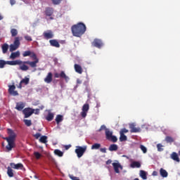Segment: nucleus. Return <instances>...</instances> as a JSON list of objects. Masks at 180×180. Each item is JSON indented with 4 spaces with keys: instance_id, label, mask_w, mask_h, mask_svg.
<instances>
[{
    "instance_id": "obj_1",
    "label": "nucleus",
    "mask_w": 180,
    "mask_h": 180,
    "mask_svg": "<svg viewBox=\"0 0 180 180\" xmlns=\"http://www.w3.org/2000/svg\"><path fill=\"white\" fill-rule=\"evenodd\" d=\"M22 57H30V58L34 60V61H24L23 64H27V65H30L31 68H37V64H39V58H37V55H36L34 52L31 51H25L22 53Z\"/></svg>"
},
{
    "instance_id": "obj_2",
    "label": "nucleus",
    "mask_w": 180,
    "mask_h": 180,
    "mask_svg": "<svg viewBox=\"0 0 180 180\" xmlns=\"http://www.w3.org/2000/svg\"><path fill=\"white\" fill-rule=\"evenodd\" d=\"M71 31L75 37H81L86 32V26L83 22H78L72 26Z\"/></svg>"
},
{
    "instance_id": "obj_3",
    "label": "nucleus",
    "mask_w": 180,
    "mask_h": 180,
    "mask_svg": "<svg viewBox=\"0 0 180 180\" xmlns=\"http://www.w3.org/2000/svg\"><path fill=\"white\" fill-rule=\"evenodd\" d=\"M8 137L4 138L6 140L8 145L6 146L7 151H12V148H15V140L16 139V134L12 130L8 129Z\"/></svg>"
},
{
    "instance_id": "obj_4",
    "label": "nucleus",
    "mask_w": 180,
    "mask_h": 180,
    "mask_svg": "<svg viewBox=\"0 0 180 180\" xmlns=\"http://www.w3.org/2000/svg\"><path fill=\"white\" fill-rule=\"evenodd\" d=\"M105 139L109 141H112V143L117 142V137L116 136H113V131H110V129H105Z\"/></svg>"
},
{
    "instance_id": "obj_5",
    "label": "nucleus",
    "mask_w": 180,
    "mask_h": 180,
    "mask_svg": "<svg viewBox=\"0 0 180 180\" xmlns=\"http://www.w3.org/2000/svg\"><path fill=\"white\" fill-rule=\"evenodd\" d=\"M88 148V146H76V149L75 150V153L77 154V156L78 158H81L84 154H85V152L86 151V149Z\"/></svg>"
},
{
    "instance_id": "obj_6",
    "label": "nucleus",
    "mask_w": 180,
    "mask_h": 180,
    "mask_svg": "<svg viewBox=\"0 0 180 180\" xmlns=\"http://www.w3.org/2000/svg\"><path fill=\"white\" fill-rule=\"evenodd\" d=\"M54 78H63L66 82H68L70 81V77L65 75V72L64 71H61L60 73H54Z\"/></svg>"
},
{
    "instance_id": "obj_7",
    "label": "nucleus",
    "mask_w": 180,
    "mask_h": 180,
    "mask_svg": "<svg viewBox=\"0 0 180 180\" xmlns=\"http://www.w3.org/2000/svg\"><path fill=\"white\" fill-rule=\"evenodd\" d=\"M16 86L15 85H9L8 86V94L11 96H19V93L18 91H15Z\"/></svg>"
},
{
    "instance_id": "obj_8",
    "label": "nucleus",
    "mask_w": 180,
    "mask_h": 180,
    "mask_svg": "<svg viewBox=\"0 0 180 180\" xmlns=\"http://www.w3.org/2000/svg\"><path fill=\"white\" fill-rule=\"evenodd\" d=\"M23 115H25V117H30V115H32L33 113H34V109L31 108H25L22 110Z\"/></svg>"
},
{
    "instance_id": "obj_9",
    "label": "nucleus",
    "mask_w": 180,
    "mask_h": 180,
    "mask_svg": "<svg viewBox=\"0 0 180 180\" xmlns=\"http://www.w3.org/2000/svg\"><path fill=\"white\" fill-rule=\"evenodd\" d=\"M91 44L94 47H96L97 49H101L102 46H103V43L102 42V40L98 39H95L92 41Z\"/></svg>"
},
{
    "instance_id": "obj_10",
    "label": "nucleus",
    "mask_w": 180,
    "mask_h": 180,
    "mask_svg": "<svg viewBox=\"0 0 180 180\" xmlns=\"http://www.w3.org/2000/svg\"><path fill=\"white\" fill-rule=\"evenodd\" d=\"M81 116L82 117H86V114L88 113V110H89V104L86 103L83 105L82 109Z\"/></svg>"
},
{
    "instance_id": "obj_11",
    "label": "nucleus",
    "mask_w": 180,
    "mask_h": 180,
    "mask_svg": "<svg viewBox=\"0 0 180 180\" xmlns=\"http://www.w3.org/2000/svg\"><path fill=\"white\" fill-rule=\"evenodd\" d=\"M43 36H44V38L46 39V40H49L54 37V33L51 30H48L43 33Z\"/></svg>"
},
{
    "instance_id": "obj_12",
    "label": "nucleus",
    "mask_w": 180,
    "mask_h": 180,
    "mask_svg": "<svg viewBox=\"0 0 180 180\" xmlns=\"http://www.w3.org/2000/svg\"><path fill=\"white\" fill-rule=\"evenodd\" d=\"M26 106V103H25L24 102H18L16 103V105L15 109H16V110H18V112H20L22 110H23V109H25V107Z\"/></svg>"
},
{
    "instance_id": "obj_13",
    "label": "nucleus",
    "mask_w": 180,
    "mask_h": 180,
    "mask_svg": "<svg viewBox=\"0 0 180 180\" xmlns=\"http://www.w3.org/2000/svg\"><path fill=\"white\" fill-rule=\"evenodd\" d=\"M112 167L115 174H120V170H119V168H120V169H123V167L122 165H120V163L113 162Z\"/></svg>"
},
{
    "instance_id": "obj_14",
    "label": "nucleus",
    "mask_w": 180,
    "mask_h": 180,
    "mask_svg": "<svg viewBox=\"0 0 180 180\" xmlns=\"http://www.w3.org/2000/svg\"><path fill=\"white\" fill-rule=\"evenodd\" d=\"M129 129H131V133H140L141 131V129L140 127H136L134 124H129Z\"/></svg>"
},
{
    "instance_id": "obj_15",
    "label": "nucleus",
    "mask_w": 180,
    "mask_h": 180,
    "mask_svg": "<svg viewBox=\"0 0 180 180\" xmlns=\"http://www.w3.org/2000/svg\"><path fill=\"white\" fill-rule=\"evenodd\" d=\"M44 13L46 16L51 17L53 16V13H54V8L51 7H46L45 8Z\"/></svg>"
},
{
    "instance_id": "obj_16",
    "label": "nucleus",
    "mask_w": 180,
    "mask_h": 180,
    "mask_svg": "<svg viewBox=\"0 0 180 180\" xmlns=\"http://www.w3.org/2000/svg\"><path fill=\"white\" fill-rule=\"evenodd\" d=\"M7 64H8V65H22V64H23V61L20 60L7 61Z\"/></svg>"
},
{
    "instance_id": "obj_17",
    "label": "nucleus",
    "mask_w": 180,
    "mask_h": 180,
    "mask_svg": "<svg viewBox=\"0 0 180 180\" xmlns=\"http://www.w3.org/2000/svg\"><path fill=\"white\" fill-rule=\"evenodd\" d=\"M49 43L52 47H56V49H59L60 47V43H58L57 39H51L49 40Z\"/></svg>"
},
{
    "instance_id": "obj_18",
    "label": "nucleus",
    "mask_w": 180,
    "mask_h": 180,
    "mask_svg": "<svg viewBox=\"0 0 180 180\" xmlns=\"http://www.w3.org/2000/svg\"><path fill=\"white\" fill-rule=\"evenodd\" d=\"M10 166L11 167V168H13V169H22L23 168V164L22 163H11Z\"/></svg>"
},
{
    "instance_id": "obj_19",
    "label": "nucleus",
    "mask_w": 180,
    "mask_h": 180,
    "mask_svg": "<svg viewBox=\"0 0 180 180\" xmlns=\"http://www.w3.org/2000/svg\"><path fill=\"white\" fill-rule=\"evenodd\" d=\"M52 81H53V73L49 72L44 79V82H46V84H50Z\"/></svg>"
},
{
    "instance_id": "obj_20",
    "label": "nucleus",
    "mask_w": 180,
    "mask_h": 180,
    "mask_svg": "<svg viewBox=\"0 0 180 180\" xmlns=\"http://www.w3.org/2000/svg\"><path fill=\"white\" fill-rule=\"evenodd\" d=\"M131 168H140L141 167V162L139 161H133L130 164Z\"/></svg>"
},
{
    "instance_id": "obj_21",
    "label": "nucleus",
    "mask_w": 180,
    "mask_h": 180,
    "mask_svg": "<svg viewBox=\"0 0 180 180\" xmlns=\"http://www.w3.org/2000/svg\"><path fill=\"white\" fill-rule=\"evenodd\" d=\"M75 71L77 72V74H82L83 70H82V67L78 64H75L74 65Z\"/></svg>"
},
{
    "instance_id": "obj_22",
    "label": "nucleus",
    "mask_w": 180,
    "mask_h": 180,
    "mask_svg": "<svg viewBox=\"0 0 180 180\" xmlns=\"http://www.w3.org/2000/svg\"><path fill=\"white\" fill-rule=\"evenodd\" d=\"M54 119V113L51 112L50 111L49 112L48 115L46 116V120L48 122H51Z\"/></svg>"
},
{
    "instance_id": "obj_23",
    "label": "nucleus",
    "mask_w": 180,
    "mask_h": 180,
    "mask_svg": "<svg viewBox=\"0 0 180 180\" xmlns=\"http://www.w3.org/2000/svg\"><path fill=\"white\" fill-rule=\"evenodd\" d=\"M172 160H174V161H176V162H179V157H178V154L176 153L173 152L171 155Z\"/></svg>"
},
{
    "instance_id": "obj_24",
    "label": "nucleus",
    "mask_w": 180,
    "mask_h": 180,
    "mask_svg": "<svg viewBox=\"0 0 180 180\" xmlns=\"http://www.w3.org/2000/svg\"><path fill=\"white\" fill-rule=\"evenodd\" d=\"M19 56H20V52H19V51L16 52H13L10 56V58H11L12 60H15V58H17V57H19Z\"/></svg>"
},
{
    "instance_id": "obj_25",
    "label": "nucleus",
    "mask_w": 180,
    "mask_h": 180,
    "mask_svg": "<svg viewBox=\"0 0 180 180\" xmlns=\"http://www.w3.org/2000/svg\"><path fill=\"white\" fill-rule=\"evenodd\" d=\"M160 174L161 176H162V178H167V176H168V172H167V170L164 169L163 168H161L160 169Z\"/></svg>"
},
{
    "instance_id": "obj_26",
    "label": "nucleus",
    "mask_w": 180,
    "mask_h": 180,
    "mask_svg": "<svg viewBox=\"0 0 180 180\" xmlns=\"http://www.w3.org/2000/svg\"><path fill=\"white\" fill-rule=\"evenodd\" d=\"M13 44L19 48V46H20V37H16Z\"/></svg>"
},
{
    "instance_id": "obj_27",
    "label": "nucleus",
    "mask_w": 180,
    "mask_h": 180,
    "mask_svg": "<svg viewBox=\"0 0 180 180\" xmlns=\"http://www.w3.org/2000/svg\"><path fill=\"white\" fill-rule=\"evenodd\" d=\"M2 52L4 54H6L8 53V49H9V45L8 44H4L1 46Z\"/></svg>"
},
{
    "instance_id": "obj_28",
    "label": "nucleus",
    "mask_w": 180,
    "mask_h": 180,
    "mask_svg": "<svg viewBox=\"0 0 180 180\" xmlns=\"http://www.w3.org/2000/svg\"><path fill=\"white\" fill-rule=\"evenodd\" d=\"M55 120H56L57 124H60V123H61V122H62L63 120H64V118H63V115H58L56 116Z\"/></svg>"
},
{
    "instance_id": "obj_29",
    "label": "nucleus",
    "mask_w": 180,
    "mask_h": 180,
    "mask_svg": "<svg viewBox=\"0 0 180 180\" xmlns=\"http://www.w3.org/2000/svg\"><path fill=\"white\" fill-rule=\"evenodd\" d=\"M118 146L116 144H112L108 148L109 151H117Z\"/></svg>"
},
{
    "instance_id": "obj_30",
    "label": "nucleus",
    "mask_w": 180,
    "mask_h": 180,
    "mask_svg": "<svg viewBox=\"0 0 180 180\" xmlns=\"http://www.w3.org/2000/svg\"><path fill=\"white\" fill-rule=\"evenodd\" d=\"M26 64L27 63H22L20 66V70H21V71H27L29 70V66L26 65Z\"/></svg>"
},
{
    "instance_id": "obj_31",
    "label": "nucleus",
    "mask_w": 180,
    "mask_h": 180,
    "mask_svg": "<svg viewBox=\"0 0 180 180\" xmlns=\"http://www.w3.org/2000/svg\"><path fill=\"white\" fill-rule=\"evenodd\" d=\"M7 174L10 178H13V170L10 167L7 168Z\"/></svg>"
},
{
    "instance_id": "obj_32",
    "label": "nucleus",
    "mask_w": 180,
    "mask_h": 180,
    "mask_svg": "<svg viewBox=\"0 0 180 180\" xmlns=\"http://www.w3.org/2000/svg\"><path fill=\"white\" fill-rule=\"evenodd\" d=\"M54 154L56 155H58V157H63V155H64V153H63V151L58 150V149H56L54 150Z\"/></svg>"
},
{
    "instance_id": "obj_33",
    "label": "nucleus",
    "mask_w": 180,
    "mask_h": 180,
    "mask_svg": "<svg viewBox=\"0 0 180 180\" xmlns=\"http://www.w3.org/2000/svg\"><path fill=\"white\" fill-rule=\"evenodd\" d=\"M140 176L142 178V179H147V173L144 170H141Z\"/></svg>"
},
{
    "instance_id": "obj_34",
    "label": "nucleus",
    "mask_w": 180,
    "mask_h": 180,
    "mask_svg": "<svg viewBox=\"0 0 180 180\" xmlns=\"http://www.w3.org/2000/svg\"><path fill=\"white\" fill-rule=\"evenodd\" d=\"M11 34L12 37H16L18 36V30L13 28L11 30Z\"/></svg>"
},
{
    "instance_id": "obj_35",
    "label": "nucleus",
    "mask_w": 180,
    "mask_h": 180,
    "mask_svg": "<svg viewBox=\"0 0 180 180\" xmlns=\"http://www.w3.org/2000/svg\"><path fill=\"white\" fill-rule=\"evenodd\" d=\"M40 143H42L43 144H46L47 143V136H42L39 139Z\"/></svg>"
},
{
    "instance_id": "obj_36",
    "label": "nucleus",
    "mask_w": 180,
    "mask_h": 180,
    "mask_svg": "<svg viewBox=\"0 0 180 180\" xmlns=\"http://www.w3.org/2000/svg\"><path fill=\"white\" fill-rule=\"evenodd\" d=\"M165 141L167 143H174L175 141V140L174 139V138H172L169 136H167L165 137Z\"/></svg>"
},
{
    "instance_id": "obj_37",
    "label": "nucleus",
    "mask_w": 180,
    "mask_h": 180,
    "mask_svg": "<svg viewBox=\"0 0 180 180\" xmlns=\"http://www.w3.org/2000/svg\"><path fill=\"white\" fill-rule=\"evenodd\" d=\"M101 148V143H94L91 146V150H99Z\"/></svg>"
},
{
    "instance_id": "obj_38",
    "label": "nucleus",
    "mask_w": 180,
    "mask_h": 180,
    "mask_svg": "<svg viewBox=\"0 0 180 180\" xmlns=\"http://www.w3.org/2000/svg\"><path fill=\"white\" fill-rule=\"evenodd\" d=\"M120 141H127V136L123 134H120Z\"/></svg>"
},
{
    "instance_id": "obj_39",
    "label": "nucleus",
    "mask_w": 180,
    "mask_h": 180,
    "mask_svg": "<svg viewBox=\"0 0 180 180\" xmlns=\"http://www.w3.org/2000/svg\"><path fill=\"white\" fill-rule=\"evenodd\" d=\"M30 81V79H29V77H25L22 79L20 82H21V84H25V85H27Z\"/></svg>"
},
{
    "instance_id": "obj_40",
    "label": "nucleus",
    "mask_w": 180,
    "mask_h": 180,
    "mask_svg": "<svg viewBox=\"0 0 180 180\" xmlns=\"http://www.w3.org/2000/svg\"><path fill=\"white\" fill-rule=\"evenodd\" d=\"M6 64H8V61L0 60V68H4Z\"/></svg>"
},
{
    "instance_id": "obj_41",
    "label": "nucleus",
    "mask_w": 180,
    "mask_h": 180,
    "mask_svg": "<svg viewBox=\"0 0 180 180\" xmlns=\"http://www.w3.org/2000/svg\"><path fill=\"white\" fill-rule=\"evenodd\" d=\"M18 49H19L18 46H16V45L11 44L10 45V51H15V50H18Z\"/></svg>"
},
{
    "instance_id": "obj_42",
    "label": "nucleus",
    "mask_w": 180,
    "mask_h": 180,
    "mask_svg": "<svg viewBox=\"0 0 180 180\" xmlns=\"http://www.w3.org/2000/svg\"><path fill=\"white\" fill-rule=\"evenodd\" d=\"M162 147H163L162 144L158 143L157 145L158 151H160V152L164 151V148H162Z\"/></svg>"
},
{
    "instance_id": "obj_43",
    "label": "nucleus",
    "mask_w": 180,
    "mask_h": 180,
    "mask_svg": "<svg viewBox=\"0 0 180 180\" xmlns=\"http://www.w3.org/2000/svg\"><path fill=\"white\" fill-rule=\"evenodd\" d=\"M24 123L26 124L28 127L32 124V120H24Z\"/></svg>"
},
{
    "instance_id": "obj_44",
    "label": "nucleus",
    "mask_w": 180,
    "mask_h": 180,
    "mask_svg": "<svg viewBox=\"0 0 180 180\" xmlns=\"http://www.w3.org/2000/svg\"><path fill=\"white\" fill-rule=\"evenodd\" d=\"M34 155L37 160H40V157H41V154H40L39 152H34Z\"/></svg>"
},
{
    "instance_id": "obj_45",
    "label": "nucleus",
    "mask_w": 180,
    "mask_h": 180,
    "mask_svg": "<svg viewBox=\"0 0 180 180\" xmlns=\"http://www.w3.org/2000/svg\"><path fill=\"white\" fill-rule=\"evenodd\" d=\"M140 148H141V151H143V154H146V153H147V148H146V146L141 145Z\"/></svg>"
},
{
    "instance_id": "obj_46",
    "label": "nucleus",
    "mask_w": 180,
    "mask_h": 180,
    "mask_svg": "<svg viewBox=\"0 0 180 180\" xmlns=\"http://www.w3.org/2000/svg\"><path fill=\"white\" fill-rule=\"evenodd\" d=\"M124 133H129V131L126 128H123L120 131V134H124Z\"/></svg>"
},
{
    "instance_id": "obj_47",
    "label": "nucleus",
    "mask_w": 180,
    "mask_h": 180,
    "mask_svg": "<svg viewBox=\"0 0 180 180\" xmlns=\"http://www.w3.org/2000/svg\"><path fill=\"white\" fill-rule=\"evenodd\" d=\"M33 136L34 137V139L38 140V139H40V137H41V134L40 133H37L34 134Z\"/></svg>"
},
{
    "instance_id": "obj_48",
    "label": "nucleus",
    "mask_w": 180,
    "mask_h": 180,
    "mask_svg": "<svg viewBox=\"0 0 180 180\" xmlns=\"http://www.w3.org/2000/svg\"><path fill=\"white\" fill-rule=\"evenodd\" d=\"M106 129H108V128H106V126L101 125L100 129H98V131H102V130H105V131H106Z\"/></svg>"
},
{
    "instance_id": "obj_49",
    "label": "nucleus",
    "mask_w": 180,
    "mask_h": 180,
    "mask_svg": "<svg viewBox=\"0 0 180 180\" xmlns=\"http://www.w3.org/2000/svg\"><path fill=\"white\" fill-rule=\"evenodd\" d=\"M62 0H52L53 5H59Z\"/></svg>"
},
{
    "instance_id": "obj_50",
    "label": "nucleus",
    "mask_w": 180,
    "mask_h": 180,
    "mask_svg": "<svg viewBox=\"0 0 180 180\" xmlns=\"http://www.w3.org/2000/svg\"><path fill=\"white\" fill-rule=\"evenodd\" d=\"M25 40H27V41H32V40H33V39H32V37L28 36V35L25 36Z\"/></svg>"
},
{
    "instance_id": "obj_51",
    "label": "nucleus",
    "mask_w": 180,
    "mask_h": 180,
    "mask_svg": "<svg viewBox=\"0 0 180 180\" xmlns=\"http://www.w3.org/2000/svg\"><path fill=\"white\" fill-rule=\"evenodd\" d=\"M100 151H101V153H106V148H101L100 149Z\"/></svg>"
},
{
    "instance_id": "obj_52",
    "label": "nucleus",
    "mask_w": 180,
    "mask_h": 180,
    "mask_svg": "<svg viewBox=\"0 0 180 180\" xmlns=\"http://www.w3.org/2000/svg\"><path fill=\"white\" fill-rule=\"evenodd\" d=\"M39 112H40V110H39V109H36V110H34V113L35 115H39Z\"/></svg>"
},
{
    "instance_id": "obj_53",
    "label": "nucleus",
    "mask_w": 180,
    "mask_h": 180,
    "mask_svg": "<svg viewBox=\"0 0 180 180\" xmlns=\"http://www.w3.org/2000/svg\"><path fill=\"white\" fill-rule=\"evenodd\" d=\"M152 175L153 176H157V175H158V172H157V171H153V172L152 173Z\"/></svg>"
},
{
    "instance_id": "obj_54",
    "label": "nucleus",
    "mask_w": 180,
    "mask_h": 180,
    "mask_svg": "<svg viewBox=\"0 0 180 180\" xmlns=\"http://www.w3.org/2000/svg\"><path fill=\"white\" fill-rule=\"evenodd\" d=\"M10 4H11V5H15V4H16V1H15V0H10Z\"/></svg>"
},
{
    "instance_id": "obj_55",
    "label": "nucleus",
    "mask_w": 180,
    "mask_h": 180,
    "mask_svg": "<svg viewBox=\"0 0 180 180\" xmlns=\"http://www.w3.org/2000/svg\"><path fill=\"white\" fill-rule=\"evenodd\" d=\"M110 164H112V160H108L106 161V165H109Z\"/></svg>"
},
{
    "instance_id": "obj_56",
    "label": "nucleus",
    "mask_w": 180,
    "mask_h": 180,
    "mask_svg": "<svg viewBox=\"0 0 180 180\" xmlns=\"http://www.w3.org/2000/svg\"><path fill=\"white\" fill-rule=\"evenodd\" d=\"M70 179L72 180H78V177L76 176H70Z\"/></svg>"
},
{
    "instance_id": "obj_57",
    "label": "nucleus",
    "mask_w": 180,
    "mask_h": 180,
    "mask_svg": "<svg viewBox=\"0 0 180 180\" xmlns=\"http://www.w3.org/2000/svg\"><path fill=\"white\" fill-rule=\"evenodd\" d=\"M22 83H21V82H20V84H19V85L18 86V88H19V89H22Z\"/></svg>"
},
{
    "instance_id": "obj_58",
    "label": "nucleus",
    "mask_w": 180,
    "mask_h": 180,
    "mask_svg": "<svg viewBox=\"0 0 180 180\" xmlns=\"http://www.w3.org/2000/svg\"><path fill=\"white\" fill-rule=\"evenodd\" d=\"M4 19V17L0 14V20H2Z\"/></svg>"
},
{
    "instance_id": "obj_59",
    "label": "nucleus",
    "mask_w": 180,
    "mask_h": 180,
    "mask_svg": "<svg viewBox=\"0 0 180 180\" xmlns=\"http://www.w3.org/2000/svg\"><path fill=\"white\" fill-rule=\"evenodd\" d=\"M68 148H70V146H65V149H66V150H68Z\"/></svg>"
},
{
    "instance_id": "obj_60",
    "label": "nucleus",
    "mask_w": 180,
    "mask_h": 180,
    "mask_svg": "<svg viewBox=\"0 0 180 180\" xmlns=\"http://www.w3.org/2000/svg\"><path fill=\"white\" fill-rule=\"evenodd\" d=\"M50 19H51V20H53V17H50Z\"/></svg>"
}]
</instances>
